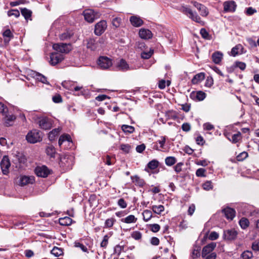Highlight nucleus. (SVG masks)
<instances>
[{
    "mask_svg": "<svg viewBox=\"0 0 259 259\" xmlns=\"http://www.w3.org/2000/svg\"><path fill=\"white\" fill-rule=\"evenodd\" d=\"M26 140L28 143L34 144L42 140L41 133L37 130L29 131L26 136Z\"/></svg>",
    "mask_w": 259,
    "mask_h": 259,
    "instance_id": "nucleus-1",
    "label": "nucleus"
},
{
    "mask_svg": "<svg viewBox=\"0 0 259 259\" xmlns=\"http://www.w3.org/2000/svg\"><path fill=\"white\" fill-rule=\"evenodd\" d=\"M180 11L188 16L192 20L199 23H201L202 22L200 17L198 16L197 13L193 12L188 6L184 5L182 6L180 9Z\"/></svg>",
    "mask_w": 259,
    "mask_h": 259,
    "instance_id": "nucleus-2",
    "label": "nucleus"
},
{
    "mask_svg": "<svg viewBox=\"0 0 259 259\" xmlns=\"http://www.w3.org/2000/svg\"><path fill=\"white\" fill-rule=\"evenodd\" d=\"M84 19L89 23L93 22L95 20L99 18L100 14L99 12H96L93 10H85L83 12Z\"/></svg>",
    "mask_w": 259,
    "mask_h": 259,
    "instance_id": "nucleus-3",
    "label": "nucleus"
},
{
    "mask_svg": "<svg viewBox=\"0 0 259 259\" xmlns=\"http://www.w3.org/2000/svg\"><path fill=\"white\" fill-rule=\"evenodd\" d=\"M98 64L100 68L107 69L112 65V61L107 57L101 56L98 59Z\"/></svg>",
    "mask_w": 259,
    "mask_h": 259,
    "instance_id": "nucleus-4",
    "label": "nucleus"
},
{
    "mask_svg": "<svg viewBox=\"0 0 259 259\" xmlns=\"http://www.w3.org/2000/svg\"><path fill=\"white\" fill-rule=\"evenodd\" d=\"M53 48L56 51L62 53H67L71 49V46L69 44L64 43L55 44L53 45Z\"/></svg>",
    "mask_w": 259,
    "mask_h": 259,
    "instance_id": "nucleus-5",
    "label": "nucleus"
},
{
    "mask_svg": "<svg viewBox=\"0 0 259 259\" xmlns=\"http://www.w3.org/2000/svg\"><path fill=\"white\" fill-rule=\"evenodd\" d=\"M107 28V23L105 21L102 20L97 23L95 26V34L97 35H101Z\"/></svg>",
    "mask_w": 259,
    "mask_h": 259,
    "instance_id": "nucleus-6",
    "label": "nucleus"
},
{
    "mask_svg": "<svg viewBox=\"0 0 259 259\" xmlns=\"http://www.w3.org/2000/svg\"><path fill=\"white\" fill-rule=\"evenodd\" d=\"M38 124L41 128L45 130H48L52 127V121L51 119L47 117L40 118Z\"/></svg>",
    "mask_w": 259,
    "mask_h": 259,
    "instance_id": "nucleus-7",
    "label": "nucleus"
},
{
    "mask_svg": "<svg viewBox=\"0 0 259 259\" xmlns=\"http://www.w3.org/2000/svg\"><path fill=\"white\" fill-rule=\"evenodd\" d=\"M238 232L235 229H229L224 231L223 238L227 241H231L235 239Z\"/></svg>",
    "mask_w": 259,
    "mask_h": 259,
    "instance_id": "nucleus-8",
    "label": "nucleus"
},
{
    "mask_svg": "<svg viewBox=\"0 0 259 259\" xmlns=\"http://www.w3.org/2000/svg\"><path fill=\"white\" fill-rule=\"evenodd\" d=\"M64 59V56L58 53H52L50 55V63L52 65H55L61 62Z\"/></svg>",
    "mask_w": 259,
    "mask_h": 259,
    "instance_id": "nucleus-9",
    "label": "nucleus"
},
{
    "mask_svg": "<svg viewBox=\"0 0 259 259\" xmlns=\"http://www.w3.org/2000/svg\"><path fill=\"white\" fill-rule=\"evenodd\" d=\"M12 155L13 156V161L16 164L24 163L26 161L25 156L19 152L16 151Z\"/></svg>",
    "mask_w": 259,
    "mask_h": 259,
    "instance_id": "nucleus-10",
    "label": "nucleus"
},
{
    "mask_svg": "<svg viewBox=\"0 0 259 259\" xmlns=\"http://www.w3.org/2000/svg\"><path fill=\"white\" fill-rule=\"evenodd\" d=\"M35 173L38 177L46 178L50 174V170L46 166H38L35 169Z\"/></svg>",
    "mask_w": 259,
    "mask_h": 259,
    "instance_id": "nucleus-11",
    "label": "nucleus"
},
{
    "mask_svg": "<svg viewBox=\"0 0 259 259\" xmlns=\"http://www.w3.org/2000/svg\"><path fill=\"white\" fill-rule=\"evenodd\" d=\"M10 162L8 156H4L1 162V166L2 172L4 175H7L9 172V168Z\"/></svg>",
    "mask_w": 259,
    "mask_h": 259,
    "instance_id": "nucleus-12",
    "label": "nucleus"
},
{
    "mask_svg": "<svg viewBox=\"0 0 259 259\" xmlns=\"http://www.w3.org/2000/svg\"><path fill=\"white\" fill-rule=\"evenodd\" d=\"M191 3L199 11L200 15L202 17H206L208 15V11L205 6L195 1L192 2Z\"/></svg>",
    "mask_w": 259,
    "mask_h": 259,
    "instance_id": "nucleus-13",
    "label": "nucleus"
},
{
    "mask_svg": "<svg viewBox=\"0 0 259 259\" xmlns=\"http://www.w3.org/2000/svg\"><path fill=\"white\" fill-rule=\"evenodd\" d=\"M116 67L118 70L122 71H126L129 70L133 69V68L129 66V65L127 64L126 61L123 59H121L117 63Z\"/></svg>",
    "mask_w": 259,
    "mask_h": 259,
    "instance_id": "nucleus-14",
    "label": "nucleus"
},
{
    "mask_svg": "<svg viewBox=\"0 0 259 259\" xmlns=\"http://www.w3.org/2000/svg\"><path fill=\"white\" fill-rule=\"evenodd\" d=\"M224 11L225 12H234L236 5L234 1H226L224 3Z\"/></svg>",
    "mask_w": 259,
    "mask_h": 259,
    "instance_id": "nucleus-15",
    "label": "nucleus"
},
{
    "mask_svg": "<svg viewBox=\"0 0 259 259\" xmlns=\"http://www.w3.org/2000/svg\"><path fill=\"white\" fill-rule=\"evenodd\" d=\"M216 247V244L215 243L212 242L211 243L208 244L203 248L202 251V256L203 257H205L208 253L212 252L213 249Z\"/></svg>",
    "mask_w": 259,
    "mask_h": 259,
    "instance_id": "nucleus-16",
    "label": "nucleus"
},
{
    "mask_svg": "<svg viewBox=\"0 0 259 259\" xmlns=\"http://www.w3.org/2000/svg\"><path fill=\"white\" fill-rule=\"evenodd\" d=\"M34 181V177L23 176H21L20 178L19 185L24 186L28 184H32Z\"/></svg>",
    "mask_w": 259,
    "mask_h": 259,
    "instance_id": "nucleus-17",
    "label": "nucleus"
},
{
    "mask_svg": "<svg viewBox=\"0 0 259 259\" xmlns=\"http://www.w3.org/2000/svg\"><path fill=\"white\" fill-rule=\"evenodd\" d=\"M87 47L91 51L96 50L99 47V43L93 38L87 39Z\"/></svg>",
    "mask_w": 259,
    "mask_h": 259,
    "instance_id": "nucleus-18",
    "label": "nucleus"
},
{
    "mask_svg": "<svg viewBox=\"0 0 259 259\" xmlns=\"http://www.w3.org/2000/svg\"><path fill=\"white\" fill-rule=\"evenodd\" d=\"M222 212L228 219L232 220L235 215V210L230 207H227L224 209L222 210Z\"/></svg>",
    "mask_w": 259,
    "mask_h": 259,
    "instance_id": "nucleus-19",
    "label": "nucleus"
},
{
    "mask_svg": "<svg viewBox=\"0 0 259 259\" xmlns=\"http://www.w3.org/2000/svg\"><path fill=\"white\" fill-rule=\"evenodd\" d=\"M139 34L141 38L145 39H149L152 37V33L149 29H141Z\"/></svg>",
    "mask_w": 259,
    "mask_h": 259,
    "instance_id": "nucleus-20",
    "label": "nucleus"
},
{
    "mask_svg": "<svg viewBox=\"0 0 259 259\" xmlns=\"http://www.w3.org/2000/svg\"><path fill=\"white\" fill-rule=\"evenodd\" d=\"M130 20L132 24L135 27H139L143 23V20L140 17L135 16L131 17Z\"/></svg>",
    "mask_w": 259,
    "mask_h": 259,
    "instance_id": "nucleus-21",
    "label": "nucleus"
},
{
    "mask_svg": "<svg viewBox=\"0 0 259 259\" xmlns=\"http://www.w3.org/2000/svg\"><path fill=\"white\" fill-rule=\"evenodd\" d=\"M4 118L6 126H10L12 125L11 122H13L16 118L15 116L13 114H10L8 112L4 115Z\"/></svg>",
    "mask_w": 259,
    "mask_h": 259,
    "instance_id": "nucleus-22",
    "label": "nucleus"
},
{
    "mask_svg": "<svg viewBox=\"0 0 259 259\" xmlns=\"http://www.w3.org/2000/svg\"><path fill=\"white\" fill-rule=\"evenodd\" d=\"M223 54L220 52H215L212 55V59L215 64H219L222 60Z\"/></svg>",
    "mask_w": 259,
    "mask_h": 259,
    "instance_id": "nucleus-23",
    "label": "nucleus"
},
{
    "mask_svg": "<svg viewBox=\"0 0 259 259\" xmlns=\"http://www.w3.org/2000/svg\"><path fill=\"white\" fill-rule=\"evenodd\" d=\"M61 131V128L60 127L55 128L51 131L48 135L49 139L50 141H53L55 140L56 137L59 135Z\"/></svg>",
    "mask_w": 259,
    "mask_h": 259,
    "instance_id": "nucleus-24",
    "label": "nucleus"
},
{
    "mask_svg": "<svg viewBox=\"0 0 259 259\" xmlns=\"http://www.w3.org/2000/svg\"><path fill=\"white\" fill-rule=\"evenodd\" d=\"M205 78V74L201 72L196 74L192 79L193 84H197L200 81L203 80Z\"/></svg>",
    "mask_w": 259,
    "mask_h": 259,
    "instance_id": "nucleus-25",
    "label": "nucleus"
},
{
    "mask_svg": "<svg viewBox=\"0 0 259 259\" xmlns=\"http://www.w3.org/2000/svg\"><path fill=\"white\" fill-rule=\"evenodd\" d=\"M65 142H68L72 143L71 138L68 134H63L60 136L58 142L59 145L61 146Z\"/></svg>",
    "mask_w": 259,
    "mask_h": 259,
    "instance_id": "nucleus-26",
    "label": "nucleus"
},
{
    "mask_svg": "<svg viewBox=\"0 0 259 259\" xmlns=\"http://www.w3.org/2000/svg\"><path fill=\"white\" fill-rule=\"evenodd\" d=\"M3 35L4 37V42L6 44L9 43L11 39L14 36L13 34L9 29L6 30L3 32Z\"/></svg>",
    "mask_w": 259,
    "mask_h": 259,
    "instance_id": "nucleus-27",
    "label": "nucleus"
},
{
    "mask_svg": "<svg viewBox=\"0 0 259 259\" xmlns=\"http://www.w3.org/2000/svg\"><path fill=\"white\" fill-rule=\"evenodd\" d=\"M243 47L242 45L239 44L233 48L231 50L232 56L235 57L236 55L242 53Z\"/></svg>",
    "mask_w": 259,
    "mask_h": 259,
    "instance_id": "nucleus-28",
    "label": "nucleus"
},
{
    "mask_svg": "<svg viewBox=\"0 0 259 259\" xmlns=\"http://www.w3.org/2000/svg\"><path fill=\"white\" fill-rule=\"evenodd\" d=\"M72 220L68 217L60 218L59 223L62 226H69L72 224Z\"/></svg>",
    "mask_w": 259,
    "mask_h": 259,
    "instance_id": "nucleus-29",
    "label": "nucleus"
},
{
    "mask_svg": "<svg viewBox=\"0 0 259 259\" xmlns=\"http://www.w3.org/2000/svg\"><path fill=\"white\" fill-rule=\"evenodd\" d=\"M122 222L130 224L132 223H136L137 221V218L135 215L131 214L128 215L125 218H123L121 220Z\"/></svg>",
    "mask_w": 259,
    "mask_h": 259,
    "instance_id": "nucleus-30",
    "label": "nucleus"
},
{
    "mask_svg": "<svg viewBox=\"0 0 259 259\" xmlns=\"http://www.w3.org/2000/svg\"><path fill=\"white\" fill-rule=\"evenodd\" d=\"M227 139L232 143H236L241 139V134L238 132L237 134L232 135L231 139L230 137H227Z\"/></svg>",
    "mask_w": 259,
    "mask_h": 259,
    "instance_id": "nucleus-31",
    "label": "nucleus"
},
{
    "mask_svg": "<svg viewBox=\"0 0 259 259\" xmlns=\"http://www.w3.org/2000/svg\"><path fill=\"white\" fill-rule=\"evenodd\" d=\"M33 74V77L35 78V79L38 81H40L44 83L48 84L47 78L43 75L37 72H34Z\"/></svg>",
    "mask_w": 259,
    "mask_h": 259,
    "instance_id": "nucleus-32",
    "label": "nucleus"
},
{
    "mask_svg": "<svg viewBox=\"0 0 259 259\" xmlns=\"http://www.w3.org/2000/svg\"><path fill=\"white\" fill-rule=\"evenodd\" d=\"M46 153L48 155L50 156L51 158H55L57 154L55 148L53 146H49L47 147L46 150Z\"/></svg>",
    "mask_w": 259,
    "mask_h": 259,
    "instance_id": "nucleus-33",
    "label": "nucleus"
},
{
    "mask_svg": "<svg viewBox=\"0 0 259 259\" xmlns=\"http://www.w3.org/2000/svg\"><path fill=\"white\" fill-rule=\"evenodd\" d=\"M152 209L154 213L159 214L164 211V207L162 205H154L152 206Z\"/></svg>",
    "mask_w": 259,
    "mask_h": 259,
    "instance_id": "nucleus-34",
    "label": "nucleus"
},
{
    "mask_svg": "<svg viewBox=\"0 0 259 259\" xmlns=\"http://www.w3.org/2000/svg\"><path fill=\"white\" fill-rule=\"evenodd\" d=\"M21 14L26 20H28L30 18L32 12L26 8H23L21 9Z\"/></svg>",
    "mask_w": 259,
    "mask_h": 259,
    "instance_id": "nucleus-35",
    "label": "nucleus"
},
{
    "mask_svg": "<svg viewBox=\"0 0 259 259\" xmlns=\"http://www.w3.org/2000/svg\"><path fill=\"white\" fill-rule=\"evenodd\" d=\"M142 214L143 216V219L146 222L149 221L152 217V212L148 209L144 210Z\"/></svg>",
    "mask_w": 259,
    "mask_h": 259,
    "instance_id": "nucleus-36",
    "label": "nucleus"
},
{
    "mask_svg": "<svg viewBox=\"0 0 259 259\" xmlns=\"http://www.w3.org/2000/svg\"><path fill=\"white\" fill-rule=\"evenodd\" d=\"M63 252L62 249L57 247H54L51 250V253L55 256H59L63 254Z\"/></svg>",
    "mask_w": 259,
    "mask_h": 259,
    "instance_id": "nucleus-37",
    "label": "nucleus"
},
{
    "mask_svg": "<svg viewBox=\"0 0 259 259\" xmlns=\"http://www.w3.org/2000/svg\"><path fill=\"white\" fill-rule=\"evenodd\" d=\"M165 164L168 166H171L176 162V159L175 157H167L165 159Z\"/></svg>",
    "mask_w": 259,
    "mask_h": 259,
    "instance_id": "nucleus-38",
    "label": "nucleus"
},
{
    "mask_svg": "<svg viewBox=\"0 0 259 259\" xmlns=\"http://www.w3.org/2000/svg\"><path fill=\"white\" fill-rule=\"evenodd\" d=\"M73 82L71 81H64L62 83V86L69 90H73Z\"/></svg>",
    "mask_w": 259,
    "mask_h": 259,
    "instance_id": "nucleus-39",
    "label": "nucleus"
},
{
    "mask_svg": "<svg viewBox=\"0 0 259 259\" xmlns=\"http://www.w3.org/2000/svg\"><path fill=\"white\" fill-rule=\"evenodd\" d=\"M253 254L251 251L246 250L244 251L241 256L242 259H250L252 257Z\"/></svg>",
    "mask_w": 259,
    "mask_h": 259,
    "instance_id": "nucleus-40",
    "label": "nucleus"
},
{
    "mask_svg": "<svg viewBox=\"0 0 259 259\" xmlns=\"http://www.w3.org/2000/svg\"><path fill=\"white\" fill-rule=\"evenodd\" d=\"M153 53V50L150 49L148 52L144 51V52H142L141 53V56L142 58L145 59H148L151 57V56H152Z\"/></svg>",
    "mask_w": 259,
    "mask_h": 259,
    "instance_id": "nucleus-41",
    "label": "nucleus"
},
{
    "mask_svg": "<svg viewBox=\"0 0 259 259\" xmlns=\"http://www.w3.org/2000/svg\"><path fill=\"white\" fill-rule=\"evenodd\" d=\"M122 130L124 133H132L134 131V127L127 125H123L122 126Z\"/></svg>",
    "mask_w": 259,
    "mask_h": 259,
    "instance_id": "nucleus-42",
    "label": "nucleus"
},
{
    "mask_svg": "<svg viewBox=\"0 0 259 259\" xmlns=\"http://www.w3.org/2000/svg\"><path fill=\"white\" fill-rule=\"evenodd\" d=\"M239 224L242 229H245L248 226L249 221L246 218H242L239 221Z\"/></svg>",
    "mask_w": 259,
    "mask_h": 259,
    "instance_id": "nucleus-43",
    "label": "nucleus"
},
{
    "mask_svg": "<svg viewBox=\"0 0 259 259\" xmlns=\"http://www.w3.org/2000/svg\"><path fill=\"white\" fill-rule=\"evenodd\" d=\"M109 236L106 235L104 236L102 241L100 243V246L102 248H106L108 243Z\"/></svg>",
    "mask_w": 259,
    "mask_h": 259,
    "instance_id": "nucleus-44",
    "label": "nucleus"
},
{
    "mask_svg": "<svg viewBox=\"0 0 259 259\" xmlns=\"http://www.w3.org/2000/svg\"><path fill=\"white\" fill-rule=\"evenodd\" d=\"M8 15L10 16H14L16 18L20 16L19 11L16 9H12L8 12Z\"/></svg>",
    "mask_w": 259,
    "mask_h": 259,
    "instance_id": "nucleus-45",
    "label": "nucleus"
},
{
    "mask_svg": "<svg viewBox=\"0 0 259 259\" xmlns=\"http://www.w3.org/2000/svg\"><path fill=\"white\" fill-rule=\"evenodd\" d=\"M206 97V94L202 91H198L196 93V98L198 101H202Z\"/></svg>",
    "mask_w": 259,
    "mask_h": 259,
    "instance_id": "nucleus-46",
    "label": "nucleus"
},
{
    "mask_svg": "<svg viewBox=\"0 0 259 259\" xmlns=\"http://www.w3.org/2000/svg\"><path fill=\"white\" fill-rule=\"evenodd\" d=\"M72 35V33L71 32L67 31L61 34L60 36V38L62 40H67L70 38Z\"/></svg>",
    "mask_w": 259,
    "mask_h": 259,
    "instance_id": "nucleus-47",
    "label": "nucleus"
},
{
    "mask_svg": "<svg viewBox=\"0 0 259 259\" xmlns=\"http://www.w3.org/2000/svg\"><path fill=\"white\" fill-rule=\"evenodd\" d=\"M158 166V162L156 160L150 161L148 164V167L151 169H154Z\"/></svg>",
    "mask_w": 259,
    "mask_h": 259,
    "instance_id": "nucleus-48",
    "label": "nucleus"
},
{
    "mask_svg": "<svg viewBox=\"0 0 259 259\" xmlns=\"http://www.w3.org/2000/svg\"><path fill=\"white\" fill-rule=\"evenodd\" d=\"M115 221V220L113 218H110L106 220L105 222V227L106 228L112 227Z\"/></svg>",
    "mask_w": 259,
    "mask_h": 259,
    "instance_id": "nucleus-49",
    "label": "nucleus"
},
{
    "mask_svg": "<svg viewBox=\"0 0 259 259\" xmlns=\"http://www.w3.org/2000/svg\"><path fill=\"white\" fill-rule=\"evenodd\" d=\"M132 179L133 182L135 183L136 185L139 186H142L143 185L144 182L143 180L141 179L138 176L132 177Z\"/></svg>",
    "mask_w": 259,
    "mask_h": 259,
    "instance_id": "nucleus-50",
    "label": "nucleus"
},
{
    "mask_svg": "<svg viewBox=\"0 0 259 259\" xmlns=\"http://www.w3.org/2000/svg\"><path fill=\"white\" fill-rule=\"evenodd\" d=\"M8 112V109L4 104L0 102V113L4 116Z\"/></svg>",
    "mask_w": 259,
    "mask_h": 259,
    "instance_id": "nucleus-51",
    "label": "nucleus"
},
{
    "mask_svg": "<svg viewBox=\"0 0 259 259\" xmlns=\"http://www.w3.org/2000/svg\"><path fill=\"white\" fill-rule=\"evenodd\" d=\"M200 33L203 38L209 39V35L205 28H201Z\"/></svg>",
    "mask_w": 259,
    "mask_h": 259,
    "instance_id": "nucleus-52",
    "label": "nucleus"
},
{
    "mask_svg": "<svg viewBox=\"0 0 259 259\" xmlns=\"http://www.w3.org/2000/svg\"><path fill=\"white\" fill-rule=\"evenodd\" d=\"M203 188L207 191L210 190L212 188V185L210 181H206L202 185Z\"/></svg>",
    "mask_w": 259,
    "mask_h": 259,
    "instance_id": "nucleus-53",
    "label": "nucleus"
},
{
    "mask_svg": "<svg viewBox=\"0 0 259 259\" xmlns=\"http://www.w3.org/2000/svg\"><path fill=\"white\" fill-rule=\"evenodd\" d=\"M206 172V170L202 168H198L196 171V175L197 177H205V173Z\"/></svg>",
    "mask_w": 259,
    "mask_h": 259,
    "instance_id": "nucleus-54",
    "label": "nucleus"
},
{
    "mask_svg": "<svg viewBox=\"0 0 259 259\" xmlns=\"http://www.w3.org/2000/svg\"><path fill=\"white\" fill-rule=\"evenodd\" d=\"M70 157L68 155H65L63 157H60V164L62 165L63 164L66 165V162H68V160Z\"/></svg>",
    "mask_w": 259,
    "mask_h": 259,
    "instance_id": "nucleus-55",
    "label": "nucleus"
},
{
    "mask_svg": "<svg viewBox=\"0 0 259 259\" xmlns=\"http://www.w3.org/2000/svg\"><path fill=\"white\" fill-rule=\"evenodd\" d=\"M121 19L120 18H115L112 21V25L116 28L119 26L121 23Z\"/></svg>",
    "mask_w": 259,
    "mask_h": 259,
    "instance_id": "nucleus-56",
    "label": "nucleus"
},
{
    "mask_svg": "<svg viewBox=\"0 0 259 259\" xmlns=\"http://www.w3.org/2000/svg\"><path fill=\"white\" fill-rule=\"evenodd\" d=\"M131 236L135 240H139L142 237V234L139 231H134L132 233Z\"/></svg>",
    "mask_w": 259,
    "mask_h": 259,
    "instance_id": "nucleus-57",
    "label": "nucleus"
},
{
    "mask_svg": "<svg viewBox=\"0 0 259 259\" xmlns=\"http://www.w3.org/2000/svg\"><path fill=\"white\" fill-rule=\"evenodd\" d=\"M248 156V153L246 152H243L240 153L237 157L238 161H242Z\"/></svg>",
    "mask_w": 259,
    "mask_h": 259,
    "instance_id": "nucleus-58",
    "label": "nucleus"
},
{
    "mask_svg": "<svg viewBox=\"0 0 259 259\" xmlns=\"http://www.w3.org/2000/svg\"><path fill=\"white\" fill-rule=\"evenodd\" d=\"M52 100H53V102L56 103H59L62 102V97L59 94H57V95H55L54 96H53L52 98Z\"/></svg>",
    "mask_w": 259,
    "mask_h": 259,
    "instance_id": "nucleus-59",
    "label": "nucleus"
},
{
    "mask_svg": "<svg viewBox=\"0 0 259 259\" xmlns=\"http://www.w3.org/2000/svg\"><path fill=\"white\" fill-rule=\"evenodd\" d=\"M213 83V80L211 77H207L205 81V87H210Z\"/></svg>",
    "mask_w": 259,
    "mask_h": 259,
    "instance_id": "nucleus-60",
    "label": "nucleus"
},
{
    "mask_svg": "<svg viewBox=\"0 0 259 259\" xmlns=\"http://www.w3.org/2000/svg\"><path fill=\"white\" fill-rule=\"evenodd\" d=\"M160 227L158 224H154L151 225V230L153 232H157L159 231Z\"/></svg>",
    "mask_w": 259,
    "mask_h": 259,
    "instance_id": "nucleus-61",
    "label": "nucleus"
},
{
    "mask_svg": "<svg viewBox=\"0 0 259 259\" xmlns=\"http://www.w3.org/2000/svg\"><path fill=\"white\" fill-rule=\"evenodd\" d=\"M235 66L236 67L239 68L242 70H244L246 68L245 63L242 62H236Z\"/></svg>",
    "mask_w": 259,
    "mask_h": 259,
    "instance_id": "nucleus-62",
    "label": "nucleus"
},
{
    "mask_svg": "<svg viewBox=\"0 0 259 259\" xmlns=\"http://www.w3.org/2000/svg\"><path fill=\"white\" fill-rule=\"evenodd\" d=\"M219 235L216 232H211L209 236V239L211 240H214L218 238Z\"/></svg>",
    "mask_w": 259,
    "mask_h": 259,
    "instance_id": "nucleus-63",
    "label": "nucleus"
},
{
    "mask_svg": "<svg viewBox=\"0 0 259 259\" xmlns=\"http://www.w3.org/2000/svg\"><path fill=\"white\" fill-rule=\"evenodd\" d=\"M131 149V146L128 144H122L120 146V149L126 153H128Z\"/></svg>",
    "mask_w": 259,
    "mask_h": 259,
    "instance_id": "nucleus-64",
    "label": "nucleus"
}]
</instances>
